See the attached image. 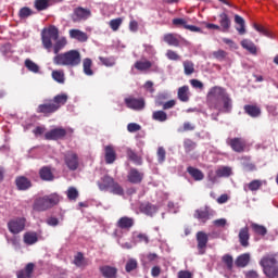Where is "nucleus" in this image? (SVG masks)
<instances>
[{"instance_id":"1","label":"nucleus","mask_w":278,"mask_h":278,"mask_svg":"<svg viewBox=\"0 0 278 278\" xmlns=\"http://www.w3.org/2000/svg\"><path fill=\"white\" fill-rule=\"evenodd\" d=\"M206 105L208 110H216L218 114H231L233 100L227 89L220 86L212 87L206 94Z\"/></svg>"},{"instance_id":"2","label":"nucleus","mask_w":278,"mask_h":278,"mask_svg":"<svg viewBox=\"0 0 278 278\" xmlns=\"http://www.w3.org/2000/svg\"><path fill=\"white\" fill-rule=\"evenodd\" d=\"M52 61L55 66H68L70 68H75L81 64V53L79 50H68L56 54Z\"/></svg>"},{"instance_id":"3","label":"nucleus","mask_w":278,"mask_h":278,"mask_svg":"<svg viewBox=\"0 0 278 278\" xmlns=\"http://www.w3.org/2000/svg\"><path fill=\"white\" fill-rule=\"evenodd\" d=\"M62 198L58 193H50L35 199L33 203L34 212H47L60 204Z\"/></svg>"},{"instance_id":"4","label":"nucleus","mask_w":278,"mask_h":278,"mask_svg":"<svg viewBox=\"0 0 278 278\" xmlns=\"http://www.w3.org/2000/svg\"><path fill=\"white\" fill-rule=\"evenodd\" d=\"M260 266L267 278H278L277 255H267L260 261Z\"/></svg>"},{"instance_id":"5","label":"nucleus","mask_w":278,"mask_h":278,"mask_svg":"<svg viewBox=\"0 0 278 278\" xmlns=\"http://www.w3.org/2000/svg\"><path fill=\"white\" fill-rule=\"evenodd\" d=\"M58 38H60V29H58L55 25L43 28L41 31V42L47 51H51V49H53L52 40H58Z\"/></svg>"},{"instance_id":"6","label":"nucleus","mask_w":278,"mask_h":278,"mask_svg":"<svg viewBox=\"0 0 278 278\" xmlns=\"http://www.w3.org/2000/svg\"><path fill=\"white\" fill-rule=\"evenodd\" d=\"M26 223H27V219L25 217H16L8 222V229L10 233H13L14 236H16L22 231H25Z\"/></svg>"},{"instance_id":"7","label":"nucleus","mask_w":278,"mask_h":278,"mask_svg":"<svg viewBox=\"0 0 278 278\" xmlns=\"http://www.w3.org/2000/svg\"><path fill=\"white\" fill-rule=\"evenodd\" d=\"M226 144H228L235 153H244V151H247V140L242 137L228 138Z\"/></svg>"},{"instance_id":"8","label":"nucleus","mask_w":278,"mask_h":278,"mask_svg":"<svg viewBox=\"0 0 278 278\" xmlns=\"http://www.w3.org/2000/svg\"><path fill=\"white\" fill-rule=\"evenodd\" d=\"M124 103L126 108L129 110H144V105H147V102H144V98H134V97H128L124 99Z\"/></svg>"},{"instance_id":"9","label":"nucleus","mask_w":278,"mask_h":278,"mask_svg":"<svg viewBox=\"0 0 278 278\" xmlns=\"http://www.w3.org/2000/svg\"><path fill=\"white\" fill-rule=\"evenodd\" d=\"M90 9L78 7L74 9L72 21L73 23H81V21H87V18H90Z\"/></svg>"},{"instance_id":"10","label":"nucleus","mask_w":278,"mask_h":278,"mask_svg":"<svg viewBox=\"0 0 278 278\" xmlns=\"http://www.w3.org/2000/svg\"><path fill=\"white\" fill-rule=\"evenodd\" d=\"M64 162L70 170H77V168H79V156H77L75 152H66Z\"/></svg>"},{"instance_id":"11","label":"nucleus","mask_w":278,"mask_h":278,"mask_svg":"<svg viewBox=\"0 0 278 278\" xmlns=\"http://www.w3.org/2000/svg\"><path fill=\"white\" fill-rule=\"evenodd\" d=\"M198 242V251L200 255H205V249H207V242H210V237L204 231H198L195 235Z\"/></svg>"},{"instance_id":"12","label":"nucleus","mask_w":278,"mask_h":278,"mask_svg":"<svg viewBox=\"0 0 278 278\" xmlns=\"http://www.w3.org/2000/svg\"><path fill=\"white\" fill-rule=\"evenodd\" d=\"M66 129L63 127H56L54 129H51L50 131H47L45 134V138L47 140H64L66 138Z\"/></svg>"},{"instance_id":"13","label":"nucleus","mask_w":278,"mask_h":278,"mask_svg":"<svg viewBox=\"0 0 278 278\" xmlns=\"http://www.w3.org/2000/svg\"><path fill=\"white\" fill-rule=\"evenodd\" d=\"M58 112V106L53 104L51 100L43 104H39L37 108V114H43V116H49L51 114H55Z\"/></svg>"},{"instance_id":"14","label":"nucleus","mask_w":278,"mask_h":278,"mask_svg":"<svg viewBox=\"0 0 278 278\" xmlns=\"http://www.w3.org/2000/svg\"><path fill=\"white\" fill-rule=\"evenodd\" d=\"M134 225H136V219L128 216L121 217L116 223V227L118 229H123L124 231H130Z\"/></svg>"},{"instance_id":"15","label":"nucleus","mask_w":278,"mask_h":278,"mask_svg":"<svg viewBox=\"0 0 278 278\" xmlns=\"http://www.w3.org/2000/svg\"><path fill=\"white\" fill-rule=\"evenodd\" d=\"M100 274L104 278H116L118 277V268L110 265H102L99 267Z\"/></svg>"},{"instance_id":"16","label":"nucleus","mask_w":278,"mask_h":278,"mask_svg":"<svg viewBox=\"0 0 278 278\" xmlns=\"http://www.w3.org/2000/svg\"><path fill=\"white\" fill-rule=\"evenodd\" d=\"M127 179L129 184H142V179H144V174L138 168H130L127 175Z\"/></svg>"},{"instance_id":"17","label":"nucleus","mask_w":278,"mask_h":278,"mask_svg":"<svg viewBox=\"0 0 278 278\" xmlns=\"http://www.w3.org/2000/svg\"><path fill=\"white\" fill-rule=\"evenodd\" d=\"M243 110L244 114H248L251 118H260L262 116V108L257 104H245Z\"/></svg>"},{"instance_id":"18","label":"nucleus","mask_w":278,"mask_h":278,"mask_svg":"<svg viewBox=\"0 0 278 278\" xmlns=\"http://www.w3.org/2000/svg\"><path fill=\"white\" fill-rule=\"evenodd\" d=\"M218 16L220 31H223L224 34H228L229 29H231V18H229V15L227 13H220Z\"/></svg>"},{"instance_id":"19","label":"nucleus","mask_w":278,"mask_h":278,"mask_svg":"<svg viewBox=\"0 0 278 278\" xmlns=\"http://www.w3.org/2000/svg\"><path fill=\"white\" fill-rule=\"evenodd\" d=\"M212 214L210 213V207H204V208H198L194 212L193 217L200 220V223H203L205 225L207 220H210V217Z\"/></svg>"},{"instance_id":"20","label":"nucleus","mask_w":278,"mask_h":278,"mask_svg":"<svg viewBox=\"0 0 278 278\" xmlns=\"http://www.w3.org/2000/svg\"><path fill=\"white\" fill-rule=\"evenodd\" d=\"M239 243L243 247V249L249 248L250 243L249 240H251V235L249 233V227L245 226L239 230Z\"/></svg>"},{"instance_id":"21","label":"nucleus","mask_w":278,"mask_h":278,"mask_svg":"<svg viewBox=\"0 0 278 278\" xmlns=\"http://www.w3.org/2000/svg\"><path fill=\"white\" fill-rule=\"evenodd\" d=\"M15 185L17 190H29V188H31V180H29L27 177L25 176H18L15 179Z\"/></svg>"},{"instance_id":"22","label":"nucleus","mask_w":278,"mask_h":278,"mask_svg":"<svg viewBox=\"0 0 278 278\" xmlns=\"http://www.w3.org/2000/svg\"><path fill=\"white\" fill-rule=\"evenodd\" d=\"M39 177L42 181H53L55 176L53 175V170L50 166H43L39 169Z\"/></svg>"},{"instance_id":"23","label":"nucleus","mask_w":278,"mask_h":278,"mask_svg":"<svg viewBox=\"0 0 278 278\" xmlns=\"http://www.w3.org/2000/svg\"><path fill=\"white\" fill-rule=\"evenodd\" d=\"M264 184H266L265 180L254 179L245 185L243 190L244 192H249V190L250 192H257V190H260L264 186Z\"/></svg>"},{"instance_id":"24","label":"nucleus","mask_w":278,"mask_h":278,"mask_svg":"<svg viewBox=\"0 0 278 278\" xmlns=\"http://www.w3.org/2000/svg\"><path fill=\"white\" fill-rule=\"evenodd\" d=\"M104 160L106 164H114L116 162V150H114V147L106 146L104 148Z\"/></svg>"},{"instance_id":"25","label":"nucleus","mask_w":278,"mask_h":278,"mask_svg":"<svg viewBox=\"0 0 278 278\" xmlns=\"http://www.w3.org/2000/svg\"><path fill=\"white\" fill-rule=\"evenodd\" d=\"M251 263V254L243 253L239 255L235 261L237 268H247V265Z\"/></svg>"},{"instance_id":"26","label":"nucleus","mask_w":278,"mask_h":278,"mask_svg":"<svg viewBox=\"0 0 278 278\" xmlns=\"http://www.w3.org/2000/svg\"><path fill=\"white\" fill-rule=\"evenodd\" d=\"M187 173L190 174L194 181H203V179H205V174H203V172L197 167H187Z\"/></svg>"},{"instance_id":"27","label":"nucleus","mask_w":278,"mask_h":278,"mask_svg":"<svg viewBox=\"0 0 278 278\" xmlns=\"http://www.w3.org/2000/svg\"><path fill=\"white\" fill-rule=\"evenodd\" d=\"M34 263H28L24 269L16 273L17 278H31V275H34Z\"/></svg>"},{"instance_id":"28","label":"nucleus","mask_w":278,"mask_h":278,"mask_svg":"<svg viewBox=\"0 0 278 278\" xmlns=\"http://www.w3.org/2000/svg\"><path fill=\"white\" fill-rule=\"evenodd\" d=\"M70 38L78 40V42H86L88 40V35L79 29H71Z\"/></svg>"},{"instance_id":"29","label":"nucleus","mask_w":278,"mask_h":278,"mask_svg":"<svg viewBox=\"0 0 278 278\" xmlns=\"http://www.w3.org/2000/svg\"><path fill=\"white\" fill-rule=\"evenodd\" d=\"M52 104L56 106V112L62 108V105H66L68 101V96L66 93L56 94L52 100Z\"/></svg>"},{"instance_id":"30","label":"nucleus","mask_w":278,"mask_h":278,"mask_svg":"<svg viewBox=\"0 0 278 278\" xmlns=\"http://www.w3.org/2000/svg\"><path fill=\"white\" fill-rule=\"evenodd\" d=\"M23 240L24 244L31 247V244H36V242H38V233L35 231H27L24 233Z\"/></svg>"},{"instance_id":"31","label":"nucleus","mask_w":278,"mask_h":278,"mask_svg":"<svg viewBox=\"0 0 278 278\" xmlns=\"http://www.w3.org/2000/svg\"><path fill=\"white\" fill-rule=\"evenodd\" d=\"M241 47L245 49V51H249L251 55H257V46H255L253 41L249 39H243L241 41Z\"/></svg>"},{"instance_id":"32","label":"nucleus","mask_w":278,"mask_h":278,"mask_svg":"<svg viewBox=\"0 0 278 278\" xmlns=\"http://www.w3.org/2000/svg\"><path fill=\"white\" fill-rule=\"evenodd\" d=\"M66 45H68V41L66 40V37L58 38L55 40V43L52 46L53 47V53L55 55H60V52L62 51V49H64V47H66Z\"/></svg>"},{"instance_id":"33","label":"nucleus","mask_w":278,"mask_h":278,"mask_svg":"<svg viewBox=\"0 0 278 278\" xmlns=\"http://www.w3.org/2000/svg\"><path fill=\"white\" fill-rule=\"evenodd\" d=\"M116 181H114V178L110 177V176H104L102 178V182L98 184V187L100 190L105 191V190H110V188L115 184Z\"/></svg>"},{"instance_id":"34","label":"nucleus","mask_w":278,"mask_h":278,"mask_svg":"<svg viewBox=\"0 0 278 278\" xmlns=\"http://www.w3.org/2000/svg\"><path fill=\"white\" fill-rule=\"evenodd\" d=\"M83 72L87 77H92V75H94V71H92V59L86 58L83 60Z\"/></svg>"},{"instance_id":"35","label":"nucleus","mask_w":278,"mask_h":278,"mask_svg":"<svg viewBox=\"0 0 278 278\" xmlns=\"http://www.w3.org/2000/svg\"><path fill=\"white\" fill-rule=\"evenodd\" d=\"M74 264L77 268H86V266H88V260L84 257V253L78 252L77 255L74 256Z\"/></svg>"},{"instance_id":"36","label":"nucleus","mask_w":278,"mask_h":278,"mask_svg":"<svg viewBox=\"0 0 278 278\" xmlns=\"http://www.w3.org/2000/svg\"><path fill=\"white\" fill-rule=\"evenodd\" d=\"M235 23L239 25V27H237V31L240 34V36H244V34H247L244 18L240 15H235Z\"/></svg>"},{"instance_id":"37","label":"nucleus","mask_w":278,"mask_h":278,"mask_svg":"<svg viewBox=\"0 0 278 278\" xmlns=\"http://www.w3.org/2000/svg\"><path fill=\"white\" fill-rule=\"evenodd\" d=\"M163 40L164 42L169 45V47H179V39H177V36H175V34H165Z\"/></svg>"},{"instance_id":"38","label":"nucleus","mask_w":278,"mask_h":278,"mask_svg":"<svg viewBox=\"0 0 278 278\" xmlns=\"http://www.w3.org/2000/svg\"><path fill=\"white\" fill-rule=\"evenodd\" d=\"M152 119L157 123H166V121H168V114L164 111H154L152 113Z\"/></svg>"},{"instance_id":"39","label":"nucleus","mask_w":278,"mask_h":278,"mask_svg":"<svg viewBox=\"0 0 278 278\" xmlns=\"http://www.w3.org/2000/svg\"><path fill=\"white\" fill-rule=\"evenodd\" d=\"M151 66H153V63H151V61H137L134 65V67L137 70V71H141V72H144V71H149V68H151Z\"/></svg>"},{"instance_id":"40","label":"nucleus","mask_w":278,"mask_h":278,"mask_svg":"<svg viewBox=\"0 0 278 278\" xmlns=\"http://www.w3.org/2000/svg\"><path fill=\"white\" fill-rule=\"evenodd\" d=\"M251 229L254 233H256V236H266V233H268V229L260 224L252 223Z\"/></svg>"},{"instance_id":"41","label":"nucleus","mask_w":278,"mask_h":278,"mask_svg":"<svg viewBox=\"0 0 278 278\" xmlns=\"http://www.w3.org/2000/svg\"><path fill=\"white\" fill-rule=\"evenodd\" d=\"M52 79H54L56 84H64V81H66V78L64 77V71L62 70L52 71Z\"/></svg>"},{"instance_id":"42","label":"nucleus","mask_w":278,"mask_h":278,"mask_svg":"<svg viewBox=\"0 0 278 278\" xmlns=\"http://www.w3.org/2000/svg\"><path fill=\"white\" fill-rule=\"evenodd\" d=\"M188 86H182L178 89V99L179 101H182L184 103L188 102L190 97H188Z\"/></svg>"},{"instance_id":"43","label":"nucleus","mask_w":278,"mask_h":278,"mask_svg":"<svg viewBox=\"0 0 278 278\" xmlns=\"http://www.w3.org/2000/svg\"><path fill=\"white\" fill-rule=\"evenodd\" d=\"M127 157L130 160V162H134L138 166L142 165V157L138 156V154L134 150L127 151Z\"/></svg>"},{"instance_id":"44","label":"nucleus","mask_w":278,"mask_h":278,"mask_svg":"<svg viewBox=\"0 0 278 278\" xmlns=\"http://www.w3.org/2000/svg\"><path fill=\"white\" fill-rule=\"evenodd\" d=\"M99 60L103 66L112 67L116 66V59L114 56H99Z\"/></svg>"},{"instance_id":"45","label":"nucleus","mask_w":278,"mask_h":278,"mask_svg":"<svg viewBox=\"0 0 278 278\" xmlns=\"http://www.w3.org/2000/svg\"><path fill=\"white\" fill-rule=\"evenodd\" d=\"M34 8L37 9L38 12H42L49 9V0H35Z\"/></svg>"},{"instance_id":"46","label":"nucleus","mask_w":278,"mask_h":278,"mask_svg":"<svg viewBox=\"0 0 278 278\" xmlns=\"http://www.w3.org/2000/svg\"><path fill=\"white\" fill-rule=\"evenodd\" d=\"M184 149L185 153H192V151L197 149V142H194L192 139H185Z\"/></svg>"},{"instance_id":"47","label":"nucleus","mask_w":278,"mask_h":278,"mask_svg":"<svg viewBox=\"0 0 278 278\" xmlns=\"http://www.w3.org/2000/svg\"><path fill=\"white\" fill-rule=\"evenodd\" d=\"M24 64L30 73H40V66H38L34 61L26 59Z\"/></svg>"},{"instance_id":"48","label":"nucleus","mask_w":278,"mask_h":278,"mask_svg":"<svg viewBox=\"0 0 278 278\" xmlns=\"http://www.w3.org/2000/svg\"><path fill=\"white\" fill-rule=\"evenodd\" d=\"M141 212L147 216H153V214H155L156 212V208H155V205L148 203V204L141 205Z\"/></svg>"},{"instance_id":"49","label":"nucleus","mask_w":278,"mask_h":278,"mask_svg":"<svg viewBox=\"0 0 278 278\" xmlns=\"http://www.w3.org/2000/svg\"><path fill=\"white\" fill-rule=\"evenodd\" d=\"M222 261L228 270H233V256L226 254L222 257Z\"/></svg>"},{"instance_id":"50","label":"nucleus","mask_w":278,"mask_h":278,"mask_svg":"<svg viewBox=\"0 0 278 278\" xmlns=\"http://www.w3.org/2000/svg\"><path fill=\"white\" fill-rule=\"evenodd\" d=\"M111 192L112 194H117V197H123V194H125V190L118 182H113Z\"/></svg>"},{"instance_id":"51","label":"nucleus","mask_w":278,"mask_h":278,"mask_svg":"<svg viewBox=\"0 0 278 278\" xmlns=\"http://www.w3.org/2000/svg\"><path fill=\"white\" fill-rule=\"evenodd\" d=\"M156 156L159 164H164V162H166V149H164V147H159Z\"/></svg>"},{"instance_id":"52","label":"nucleus","mask_w":278,"mask_h":278,"mask_svg":"<svg viewBox=\"0 0 278 278\" xmlns=\"http://www.w3.org/2000/svg\"><path fill=\"white\" fill-rule=\"evenodd\" d=\"M136 268H138V261H136V258L128 260L125 266L126 273H131L132 270H136Z\"/></svg>"},{"instance_id":"53","label":"nucleus","mask_w":278,"mask_h":278,"mask_svg":"<svg viewBox=\"0 0 278 278\" xmlns=\"http://www.w3.org/2000/svg\"><path fill=\"white\" fill-rule=\"evenodd\" d=\"M109 25L113 31H118L121 25H123V18L117 17V18L111 20Z\"/></svg>"},{"instance_id":"54","label":"nucleus","mask_w":278,"mask_h":278,"mask_svg":"<svg viewBox=\"0 0 278 278\" xmlns=\"http://www.w3.org/2000/svg\"><path fill=\"white\" fill-rule=\"evenodd\" d=\"M79 197V191L75 187H70L67 189V199L70 201H77V198Z\"/></svg>"},{"instance_id":"55","label":"nucleus","mask_w":278,"mask_h":278,"mask_svg":"<svg viewBox=\"0 0 278 278\" xmlns=\"http://www.w3.org/2000/svg\"><path fill=\"white\" fill-rule=\"evenodd\" d=\"M182 64L185 75H192V73H194V63H192V61H185Z\"/></svg>"},{"instance_id":"56","label":"nucleus","mask_w":278,"mask_h":278,"mask_svg":"<svg viewBox=\"0 0 278 278\" xmlns=\"http://www.w3.org/2000/svg\"><path fill=\"white\" fill-rule=\"evenodd\" d=\"M165 55L172 62H179L181 60V56L175 50H167Z\"/></svg>"},{"instance_id":"57","label":"nucleus","mask_w":278,"mask_h":278,"mask_svg":"<svg viewBox=\"0 0 278 278\" xmlns=\"http://www.w3.org/2000/svg\"><path fill=\"white\" fill-rule=\"evenodd\" d=\"M217 177H230L231 176V167H222L216 170Z\"/></svg>"},{"instance_id":"58","label":"nucleus","mask_w":278,"mask_h":278,"mask_svg":"<svg viewBox=\"0 0 278 278\" xmlns=\"http://www.w3.org/2000/svg\"><path fill=\"white\" fill-rule=\"evenodd\" d=\"M31 14H34V11H31V9H29L27 7L22 8L18 12L20 18H29V16H31Z\"/></svg>"},{"instance_id":"59","label":"nucleus","mask_w":278,"mask_h":278,"mask_svg":"<svg viewBox=\"0 0 278 278\" xmlns=\"http://www.w3.org/2000/svg\"><path fill=\"white\" fill-rule=\"evenodd\" d=\"M194 129H197L194 124H192L190 122H185L182 125V128H179L178 131H179V134H184V131H194Z\"/></svg>"},{"instance_id":"60","label":"nucleus","mask_w":278,"mask_h":278,"mask_svg":"<svg viewBox=\"0 0 278 278\" xmlns=\"http://www.w3.org/2000/svg\"><path fill=\"white\" fill-rule=\"evenodd\" d=\"M213 58H215V60H218V62H223L227 58V52L225 50L214 51Z\"/></svg>"},{"instance_id":"61","label":"nucleus","mask_w":278,"mask_h":278,"mask_svg":"<svg viewBox=\"0 0 278 278\" xmlns=\"http://www.w3.org/2000/svg\"><path fill=\"white\" fill-rule=\"evenodd\" d=\"M135 242H140V243H144V244H149V236H147V233H138L137 236L134 237Z\"/></svg>"},{"instance_id":"62","label":"nucleus","mask_w":278,"mask_h":278,"mask_svg":"<svg viewBox=\"0 0 278 278\" xmlns=\"http://www.w3.org/2000/svg\"><path fill=\"white\" fill-rule=\"evenodd\" d=\"M127 129L130 134H135V131H140V129H142V127L140 126V124L130 123L127 125Z\"/></svg>"},{"instance_id":"63","label":"nucleus","mask_w":278,"mask_h":278,"mask_svg":"<svg viewBox=\"0 0 278 278\" xmlns=\"http://www.w3.org/2000/svg\"><path fill=\"white\" fill-rule=\"evenodd\" d=\"M167 99L166 94L161 93L159 96H156L155 99V106L156 108H162V105H164V101Z\"/></svg>"},{"instance_id":"64","label":"nucleus","mask_w":278,"mask_h":278,"mask_svg":"<svg viewBox=\"0 0 278 278\" xmlns=\"http://www.w3.org/2000/svg\"><path fill=\"white\" fill-rule=\"evenodd\" d=\"M178 278H192V273L188 270H180L178 273Z\"/></svg>"}]
</instances>
